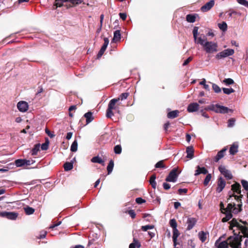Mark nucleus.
I'll use <instances>...</instances> for the list:
<instances>
[{
	"label": "nucleus",
	"mask_w": 248,
	"mask_h": 248,
	"mask_svg": "<svg viewBox=\"0 0 248 248\" xmlns=\"http://www.w3.org/2000/svg\"><path fill=\"white\" fill-rule=\"evenodd\" d=\"M224 214H225V217H223L222 219V221L223 222H225L229 220L232 217V213L230 212H225Z\"/></svg>",
	"instance_id": "obj_28"
},
{
	"label": "nucleus",
	"mask_w": 248,
	"mask_h": 248,
	"mask_svg": "<svg viewBox=\"0 0 248 248\" xmlns=\"http://www.w3.org/2000/svg\"><path fill=\"white\" fill-rule=\"evenodd\" d=\"M177 169L174 168L169 173L168 176L166 178L167 182H175L178 176V174L177 173Z\"/></svg>",
	"instance_id": "obj_7"
},
{
	"label": "nucleus",
	"mask_w": 248,
	"mask_h": 248,
	"mask_svg": "<svg viewBox=\"0 0 248 248\" xmlns=\"http://www.w3.org/2000/svg\"><path fill=\"white\" fill-rule=\"evenodd\" d=\"M156 176L155 175H152L150 179V184L154 189H155L156 183L155 182Z\"/></svg>",
	"instance_id": "obj_30"
},
{
	"label": "nucleus",
	"mask_w": 248,
	"mask_h": 248,
	"mask_svg": "<svg viewBox=\"0 0 248 248\" xmlns=\"http://www.w3.org/2000/svg\"><path fill=\"white\" fill-rule=\"evenodd\" d=\"M229 228L232 230L233 235L230 236L227 241L218 243L217 241L215 245L217 248H228L229 244L232 248H241L242 237H248V228L240 224L236 219L233 218L230 222Z\"/></svg>",
	"instance_id": "obj_1"
},
{
	"label": "nucleus",
	"mask_w": 248,
	"mask_h": 248,
	"mask_svg": "<svg viewBox=\"0 0 248 248\" xmlns=\"http://www.w3.org/2000/svg\"><path fill=\"white\" fill-rule=\"evenodd\" d=\"M186 153H187L186 157L192 159L194 156V149L192 146H188L186 148Z\"/></svg>",
	"instance_id": "obj_19"
},
{
	"label": "nucleus",
	"mask_w": 248,
	"mask_h": 248,
	"mask_svg": "<svg viewBox=\"0 0 248 248\" xmlns=\"http://www.w3.org/2000/svg\"><path fill=\"white\" fill-rule=\"evenodd\" d=\"M172 240L173 245L175 247L177 245V238L180 235V232L177 229H172Z\"/></svg>",
	"instance_id": "obj_17"
},
{
	"label": "nucleus",
	"mask_w": 248,
	"mask_h": 248,
	"mask_svg": "<svg viewBox=\"0 0 248 248\" xmlns=\"http://www.w3.org/2000/svg\"><path fill=\"white\" fill-rule=\"evenodd\" d=\"M84 117L86 119V124L90 123L94 119L93 114L91 111H88L84 115Z\"/></svg>",
	"instance_id": "obj_18"
},
{
	"label": "nucleus",
	"mask_w": 248,
	"mask_h": 248,
	"mask_svg": "<svg viewBox=\"0 0 248 248\" xmlns=\"http://www.w3.org/2000/svg\"><path fill=\"white\" fill-rule=\"evenodd\" d=\"M211 174L210 173L207 174L204 180L203 184L204 186H207L209 184V182L211 179Z\"/></svg>",
	"instance_id": "obj_40"
},
{
	"label": "nucleus",
	"mask_w": 248,
	"mask_h": 248,
	"mask_svg": "<svg viewBox=\"0 0 248 248\" xmlns=\"http://www.w3.org/2000/svg\"><path fill=\"white\" fill-rule=\"evenodd\" d=\"M40 148V144L39 143L35 145L34 147L32 149V155H36L37 152L39 151Z\"/></svg>",
	"instance_id": "obj_36"
},
{
	"label": "nucleus",
	"mask_w": 248,
	"mask_h": 248,
	"mask_svg": "<svg viewBox=\"0 0 248 248\" xmlns=\"http://www.w3.org/2000/svg\"><path fill=\"white\" fill-rule=\"evenodd\" d=\"M206 40V38L205 36H203V38H202L201 36L198 38L197 37V40L196 41H195V42L197 44H200L202 45L203 46H204V44L205 42V40Z\"/></svg>",
	"instance_id": "obj_27"
},
{
	"label": "nucleus",
	"mask_w": 248,
	"mask_h": 248,
	"mask_svg": "<svg viewBox=\"0 0 248 248\" xmlns=\"http://www.w3.org/2000/svg\"><path fill=\"white\" fill-rule=\"evenodd\" d=\"M117 106V107H119V106H122V107H125V105H124L123 104V101H121V100H119V101H117L115 104H114V107L115 106Z\"/></svg>",
	"instance_id": "obj_58"
},
{
	"label": "nucleus",
	"mask_w": 248,
	"mask_h": 248,
	"mask_svg": "<svg viewBox=\"0 0 248 248\" xmlns=\"http://www.w3.org/2000/svg\"><path fill=\"white\" fill-rule=\"evenodd\" d=\"M133 242L135 244L136 247H137L138 248H139L140 247V246H141L140 243L139 242V241L138 240L136 239L135 238H134Z\"/></svg>",
	"instance_id": "obj_64"
},
{
	"label": "nucleus",
	"mask_w": 248,
	"mask_h": 248,
	"mask_svg": "<svg viewBox=\"0 0 248 248\" xmlns=\"http://www.w3.org/2000/svg\"><path fill=\"white\" fill-rule=\"evenodd\" d=\"M154 228V226L153 225H145V226H142L141 227V230L143 231H144V232H146L148 230H149V229H152Z\"/></svg>",
	"instance_id": "obj_52"
},
{
	"label": "nucleus",
	"mask_w": 248,
	"mask_h": 248,
	"mask_svg": "<svg viewBox=\"0 0 248 248\" xmlns=\"http://www.w3.org/2000/svg\"><path fill=\"white\" fill-rule=\"evenodd\" d=\"M128 214L132 218H134L136 217V214L134 211L133 210H130L128 211Z\"/></svg>",
	"instance_id": "obj_60"
},
{
	"label": "nucleus",
	"mask_w": 248,
	"mask_h": 248,
	"mask_svg": "<svg viewBox=\"0 0 248 248\" xmlns=\"http://www.w3.org/2000/svg\"><path fill=\"white\" fill-rule=\"evenodd\" d=\"M64 169L65 171H69L73 168V163L72 162H67L64 164Z\"/></svg>",
	"instance_id": "obj_29"
},
{
	"label": "nucleus",
	"mask_w": 248,
	"mask_h": 248,
	"mask_svg": "<svg viewBox=\"0 0 248 248\" xmlns=\"http://www.w3.org/2000/svg\"><path fill=\"white\" fill-rule=\"evenodd\" d=\"M234 51L232 49L228 48L217 53L216 56V58L217 60L226 58L228 56L232 55Z\"/></svg>",
	"instance_id": "obj_6"
},
{
	"label": "nucleus",
	"mask_w": 248,
	"mask_h": 248,
	"mask_svg": "<svg viewBox=\"0 0 248 248\" xmlns=\"http://www.w3.org/2000/svg\"><path fill=\"white\" fill-rule=\"evenodd\" d=\"M199 108V105L198 103H190L187 107V108Z\"/></svg>",
	"instance_id": "obj_46"
},
{
	"label": "nucleus",
	"mask_w": 248,
	"mask_h": 248,
	"mask_svg": "<svg viewBox=\"0 0 248 248\" xmlns=\"http://www.w3.org/2000/svg\"><path fill=\"white\" fill-rule=\"evenodd\" d=\"M70 150L73 152H75L78 150V141L76 140H75L72 143Z\"/></svg>",
	"instance_id": "obj_33"
},
{
	"label": "nucleus",
	"mask_w": 248,
	"mask_h": 248,
	"mask_svg": "<svg viewBox=\"0 0 248 248\" xmlns=\"http://www.w3.org/2000/svg\"><path fill=\"white\" fill-rule=\"evenodd\" d=\"M45 132L46 134L51 138H53L55 136L54 134H52L47 128H46Z\"/></svg>",
	"instance_id": "obj_61"
},
{
	"label": "nucleus",
	"mask_w": 248,
	"mask_h": 248,
	"mask_svg": "<svg viewBox=\"0 0 248 248\" xmlns=\"http://www.w3.org/2000/svg\"><path fill=\"white\" fill-rule=\"evenodd\" d=\"M217 185L216 191L217 192L220 193L223 190L226 186V182L222 177L218 178Z\"/></svg>",
	"instance_id": "obj_10"
},
{
	"label": "nucleus",
	"mask_w": 248,
	"mask_h": 248,
	"mask_svg": "<svg viewBox=\"0 0 248 248\" xmlns=\"http://www.w3.org/2000/svg\"><path fill=\"white\" fill-rule=\"evenodd\" d=\"M91 161L93 163H97L104 165V161L99 156L93 157L91 159Z\"/></svg>",
	"instance_id": "obj_23"
},
{
	"label": "nucleus",
	"mask_w": 248,
	"mask_h": 248,
	"mask_svg": "<svg viewBox=\"0 0 248 248\" xmlns=\"http://www.w3.org/2000/svg\"><path fill=\"white\" fill-rule=\"evenodd\" d=\"M114 151L116 154H120L122 152V148L121 145H116L114 148Z\"/></svg>",
	"instance_id": "obj_43"
},
{
	"label": "nucleus",
	"mask_w": 248,
	"mask_h": 248,
	"mask_svg": "<svg viewBox=\"0 0 248 248\" xmlns=\"http://www.w3.org/2000/svg\"><path fill=\"white\" fill-rule=\"evenodd\" d=\"M114 116L119 118L121 116L120 111L119 109L113 110Z\"/></svg>",
	"instance_id": "obj_59"
},
{
	"label": "nucleus",
	"mask_w": 248,
	"mask_h": 248,
	"mask_svg": "<svg viewBox=\"0 0 248 248\" xmlns=\"http://www.w3.org/2000/svg\"><path fill=\"white\" fill-rule=\"evenodd\" d=\"M119 16H120V18L124 21L126 19V17H127L126 14L125 13H120L119 14Z\"/></svg>",
	"instance_id": "obj_62"
},
{
	"label": "nucleus",
	"mask_w": 248,
	"mask_h": 248,
	"mask_svg": "<svg viewBox=\"0 0 248 248\" xmlns=\"http://www.w3.org/2000/svg\"><path fill=\"white\" fill-rule=\"evenodd\" d=\"M28 103L24 101H19L17 104V108H28Z\"/></svg>",
	"instance_id": "obj_25"
},
{
	"label": "nucleus",
	"mask_w": 248,
	"mask_h": 248,
	"mask_svg": "<svg viewBox=\"0 0 248 248\" xmlns=\"http://www.w3.org/2000/svg\"><path fill=\"white\" fill-rule=\"evenodd\" d=\"M41 148L42 150H46L48 148V142L46 141L43 143L41 146L40 145Z\"/></svg>",
	"instance_id": "obj_53"
},
{
	"label": "nucleus",
	"mask_w": 248,
	"mask_h": 248,
	"mask_svg": "<svg viewBox=\"0 0 248 248\" xmlns=\"http://www.w3.org/2000/svg\"><path fill=\"white\" fill-rule=\"evenodd\" d=\"M203 47L204 50L208 53H212L217 51V44L213 42L206 41Z\"/></svg>",
	"instance_id": "obj_5"
},
{
	"label": "nucleus",
	"mask_w": 248,
	"mask_h": 248,
	"mask_svg": "<svg viewBox=\"0 0 248 248\" xmlns=\"http://www.w3.org/2000/svg\"><path fill=\"white\" fill-rule=\"evenodd\" d=\"M198 16L197 14H188L186 16V20L188 22L194 23L196 21V18Z\"/></svg>",
	"instance_id": "obj_22"
},
{
	"label": "nucleus",
	"mask_w": 248,
	"mask_h": 248,
	"mask_svg": "<svg viewBox=\"0 0 248 248\" xmlns=\"http://www.w3.org/2000/svg\"><path fill=\"white\" fill-rule=\"evenodd\" d=\"M227 150L226 148H224L219 151L217 155L215 156L214 158V160L216 162H217L221 158H222L224 156V153Z\"/></svg>",
	"instance_id": "obj_15"
},
{
	"label": "nucleus",
	"mask_w": 248,
	"mask_h": 248,
	"mask_svg": "<svg viewBox=\"0 0 248 248\" xmlns=\"http://www.w3.org/2000/svg\"><path fill=\"white\" fill-rule=\"evenodd\" d=\"M196 169L194 174L195 176L199 175L200 174H206L208 173V170L205 167H201L197 166Z\"/></svg>",
	"instance_id": "obj_14"
},
{
	"label": "nucleus",
	"mask_w": 248,
	"mask_h": 248,
	"mask_svg": "<svg viewBox=\"0 0 248 248\" xmlns=\"http://www.w3.org/2000/svg\"><path fill=\"white\" fill-rule=\"evenodd\" d=\"M136 202L139 204H142L146 202V201L142 198L139 197L136 199Z\"/></svg>",
	"instance_id": "obj_55"
},
{
	"label": "nucleus",
	"mask_w": 248,
	"mask_h": 248,
	"mask_svg": "<svg viewBox=\"0 0 248 248\" xmlns=\"http://www.w3.org/2000/svg\"><path fill=\"white\" fill-rule=\"evenodd\" d=\"M197 222V219L194 217H188L187 218L186 224L187 225L186 229L187 230H191Z\"/></svg>",
	"instance_id": "obj_12"
},
{
	"label": "nucleus",
	"mask_w": 248,
	"mask_h": 248,
	"mask_svg": "<svg viewBox=\"0 0 248 248\" xmlns=\"http://www.w3.org/2000/svg\"><path fill=\"white\" fill-rule=\"evenodd\" d=\"M17 213L10 212H0V217H6L9 219L15 220L17 217Z\"/></svg>",
	"instance_id": "obj_9"
},
{
	"label": "nucleus",
	"mask_w": 248,
	"mask_h": 248,
	"mask_svg": "<svg viewBox=\"0 0 248 248\" xmlns=\"http://www.w3.org/2000/svg\"><path fill=\"white\" fill-rule=\"evenodd\" d=\"M238 145L237 143H234L230 147L229 150L230 154L232 155H235L238 152Z\"/></svg>",
	"instance_id": "obj_21"
},
{
	"label": "nucleus",
	"mask_w": 248,
	"mask_h": 248,
	"mask_svg": "<svg viewBox=\"0 0 248 248\" xmlns=\"http://www.w3.org/2000/svg\"><path fill=\"white\" fill-rule=\"evenodd\" d=\"M235 206V204L234 203H230L228 204L227 207L225 208V212H230L232 213V211L233 208V206Z\"/></svg>",
	"instance_id": "obj_39"
},
{
	"label": "nucleus",
	"mask_w": 248,
	"mask_h": 248,
	"mask_svg": "<svg viewBox=\"0 0 248 248\" xmlns=\"http://www.w3.org/2000/svg\"><path fill=\"white\" fill-rule=\"evenodd\" d=\"M235 123V120L233 118L230 119L229 120L228 122V126L229 127H232Z\"/></svg>",
	"instance_id": "obj_54"
},
{
	"label": "nucleus",
	"mask_w": 248,
	"mask_h": 248,
	"mask_svg": "<svg viewBox=\"0 0 248 248\" xmlns=\"http://www.w3.org/2000/svg\"><path fill=\"white\" fill-rule=\"evenodd\" d=\"M46 231H42L40 232V233L38 235L36 236V237L38 239H43L46 237Z\"/></svg>",
	"instance_id": "obj_37"
},
{
	"label": "nucleus",
	"mask_w": 248,
	"mask_h": 248,
	"mask_svg": "<svg viewBox=\"0 0 248 248\" xmlns=\"http://www.w3.org/2000/svg\"><path fill=\"white\" fill-rule=\"evenodd\" d=\"M239 4L248 8V1L246 0H237Z\"/></svg>",
	"instance_id": "obj_50"
},
{
	"label": "nucleus",
	"mask_w": 248,
	"mask_h": 248,
	"mask_svg": "<svg viewBox=\"0 0 248 248\" xmlns=\"http://www.w3.org/2000/svg\"><path fill=\"white\" fill-rule=\"evenodd\" d=\"M114 167V162L113 160H111L109 161V163L107 166V171L108 174L111 173Z\"/></svg>",
	"instance_id": "obj_31"
},
{
	"label": "nucleus",
	"mask_w": 248,
	"mask_h": 248,
	"mask_svg": "<svg viewBox=\"0 0 248 248\" xmlns=\"http://www.w3.org/2000/svg\"><path fill=\"white\" fill-rule=\"evenodd\" d=\"M121 33L120 30H117L114 32V36L113 38V41L114 42H117L120 41L121 39Z\"/></svg>",
	"instance_id": "obj_26"
},
{
	"label": "nucleus",
	"mask_w": 248,
	"mask_h": 248,
	"mask_svg": "<svg viewBox=\"0 0 248 248\" xmlns=\"http://www.w3.org/2000/svg\"><path fill=\"white\" fill-rule=\"evenodd\" d=\"M206 235H207L206 233L203 232H199V237L200 240L202 242H204L205 241V240L206 239Z\"/></svg>",
	"instance_id": "obj_35"
},
{
	"label": "nucleus",
	"mask_w": 248,
	"mask_h": 248,
	"mask_svg": "<svg viewBox=\"0 0 248 248\" xmlns=\"http://www.w3.org/2000/svg\"><path fill=\"white\" fill-rule=\"evenodd\" d=\"M200 84L203 86V88L206 90H209V86L208 85L206 84V80L203 78L202 81L200 82Z\"/></svg>",
	"instance_id": "obj_48"
},
{
	"label": "nucleus",
	"mask_w": 248,
	"mask_h": 248,
	"mask_svg": "<svg viewBox=\"0 0 248 248\" xmlns=\"http://www.w3.org/2000/svg\"><path fill=\"white\" fill-rule=\"evenodd\" d=\"M241 184L244 188L248 191V182L245 180L241 181Z\"/></svg>",
	"instance_id": "obj_49"
},
{
	"label": "nucleus",
	"mask_w": 248,
	"mask_h": 248,
	"mask_svg": "<svg viewBox=\"0 0 248 248\" xmlns=\"http://www.w3.org/2000/svg\"><path fill=\"white\" fill-rule=\"evenodd\" d=\"M242 197H243L242 195H240V196H237V195H234V194H232V195H230L229 197L228 198V199L227 200V202H229L231 200V199L232 197H234V199L236 201H237L238 202H240V203H239L237 205L238 206V208L236 207L235 206H233V208L232 212V213H233L234 214H237L242 210L241 207H242V202H241V198H242Z\"/></svg>",
	"instance_id": "obj_3"
},
{
	"label": "nucleus",
	"mask_w": 248,
	"mask_h": 248,
	"mask_svg": "<svg viewBox=\"0 0 248 248\" xmlns=\"http://www.w3.org/2000/svg\"><path fill=\"white\" fill-rule=\"evenodd\" d=\"M210 110L214 111L216 113L225 114V113H228L229 112H232V109H210Z\"/></svg>",
	"instance_id": "obj_32"
},
{
	"label": "nucleus",
	"mask_w": 248,
	"mask_h": 248,
	"mask_svg": "<svg viewBox=\"0 0 248 248\" xmlns=\"http://www.w3.org/2000/svg\"><path fill=\"white\" fill-rule=\"evenodd\" d=\"M163 186L165 190H168L170 188V185L168 183H164L163 184Z\"/></svg>",
	"instance_id": "obj_63"
},
{
	"label": "nucleus",
	"mask_w": 248,
	"mask_h": 248,
	"mask_svg": "<svg viewBox=\"0 0 248 248\" xmlns=\"http://www.w3.org/2000/svg\"><path fill=\"white\" fill-rule=\"evenodd\" d=\"M169 224L170 226L172 228V229H177V223L176 222V220L174 218L171 219L170 220Z\"/></svg>",
	"instance_id": "obj_38"
},
{
	"label": "nucleus",
	"mask_w": 248,
	"mask_h": 248,
	"mask_svg": "<svg viewBox=\"0 0 248 248\" xmlns=\"http://www.w3.org/2000/svg\"><path fill=\"white\" fill-rule=\"evenodd\" d=\"M218 170L220 173L227 179L230 180L232 178V174L230 170L226 169L224 166L220 165L218 167Z\"/></svg>",
	"instance_id": "obj_8"
},
{
	"label": "nucleus",
	"mask_w": 248,
	"mask_h": 248,
	"mask_svg": "<svg viewBox=\"0 0 248 248\" xmlns=\"http://www.w3.org/2000/svg\"><path fill=\"white\" fill-rule=\"evenodd\" d=\"M193 59L192 57H188L184 63H183V66H186Z\"/></svg>",
	"instance_id": "obj_56"
},
{
	"label": "nucleus",
	"mask_w": 248,
	"mask_h": 248,
	"mask_svg": "<svg viewBox=\"0 0 248 248\" xmlns=\"http://www.w3.org/2000/svg\"><path fill=\"white\" fill-rule=\"evenodd\" d=\"M198 29H199V28L198 27H195L193 30V37L194 38L195 41H196V40H197V37L198 36Z\"/></svg>",
	"instance_id": "obj_47"
},
{
	"label": "nucleus",
	"mask_w": 248,
	"mask_h": 248,
	"mask_svg": "<svg viewBox=\"0 0 248 248\" xmlns=\"http://www.w3.org/2000/svg\"><path fill=\"white\" fill-rule=\"evenodd\" d=\"M212 88L215 93H219L221 92V89L215 83H213L212 84Z\"/></svg>",
	"instance_id": "obj_45"
},
{
	"label": "nucleus",
	"mask_w": 248,
	"mask_h": 248,
	"mask_svg": "<svg viewBox=\"0 0 248 248\" xmlns=\"http://www.w3.org/2000/svg\"><path fill=\"white\" fill-rule=\"evenodd\" d=\"M129 95V93H121L118 98L111 99L108 105V108H114V104L117 101H119V100L124 101L127 98Z\"/></svg>",
	"instance_id": "obj_4"
},
{
	"label": "nucleus",
	"mask_w": 248,
	"mask_h": 248,
	"mask_svg": "<svg viewBox=\"0 0 248 248\" xmlns=\"http://www.w3.org/2000/svg\"><path fill=\"white\" fill-rule=\"evenodd\" d=\"M84 0H55L53 6L54 9H56L58 7H62L64 6L66 9L75 7L78 4L83 2Z\"/></svg>",
	"instance_id": "obj_2"
},
{
	"label": "nucleus",
	"mask_w": 248,
	"mask_h": 248,
	"mask_svg": "<svg viewBox=\"0 0 248 248\" xmlns=\"http://www.w3.org/2000/svg\"><path fill=\"white\" fill-rule=\"evenodd\" d=\"M188 112H198V113L204 117L205 118H209L208 115L206 113L205 110L207 109H187Z\"/></svg>",
	"instance_id": "obj_16"
},
{
	"label": "nucleus",
	"mask_w": 248,
	"mask_h": 248,
	"mask_svg": "<svg viewBox=\"0 0 248 248\" xmlns=\"http://www.w3.org/2000/svg\"><path fill=\"white\" fill-rule=\"evenodd\" d=\"M215 5V1L211 0L209 2L205 3L204 5L202 6L201 10L202 12H206L209 11Z\"/></svg>",
	"instance_id": "obj_11"
},
{
	"label": "nucleus",
	"mask_w": 248,
	"mask_h": 248,
	"mask_svg": "<svg viewBox=\"0 0 248 248\" xmlns=\"http://www.w3.org/2000/svg\"><path fill=\"white\" fill-rule=\"evenodd\" d=\"M179 113V112L177 110L175 109L173 111L169 112L167 114V117L170 119H173L178 116Z\"/></svg>",
	"instance_id": "obj_24"
},
{
	"label": "nucleus",
	"mask_w": 248,
	"mask_h": 248,
	"mask_svg": "<svg viewBox=\"0 0 248 248\" xmlns=\"http://www.w3.org/2000/svg\"><path fill=\"white\" fill-rule=\"evenodd\" d=\"M29 160L25 159H17L15 161V164L17 167H21L26 165H29Z\"/></svg>",
	"instance_id": "obj_20"
},
{
	"label": "nucleus",
	"mask_w": 248,
	"mask_h": 248,
	"mask_svg": "<svg viewBox=\"0 0 248 248\" xmlns=\"http://www.w3.org/2000/svg\"><path fill=\"white\" fill-rule=\"evenodd\" d=\"M155 167L156 168H165V166L163 164V161H159L155 165Z\"/></svg>",
	"instance_id": "obj_51"
},
{
	"label": "nucleus",
	"mask_w": 248,
	"mask_h": 248,
	"mask_svg": "<svg viewBox=\"0 0 248 248\" xmlns=\"http://www.w3.org/2000/svg\"><path fill=\"white\" fill-rule=\"evenodd\" d=\"M222 90L223 91V93L226 94H230L231 93L234 92V90L232 88L229 89L223 88Z\"/></svg>",
	"instance_id": "obj_42"
},
{
	"label": "nucleus",
	"mask_w": 248,
	"mask_h": 248,
	"mask_svg": "<svg viewBox=\"0 0 248 248\" xmlns=\"http://www.w3.org/2000/svg\"><path fill=\"white\" fill-rule=\"evenodd\" d=\"M232 190L233 192V193H236L238 194H241V186L238 183H235L234 184L232 185ZM233 194H234V195H235L234 194V193H233ZM232 194H230L229 195H232Z\"/></svg>",
	"instance_id": "obj_13"
},
{
	"label": "nucleus",
	"mask_w": 248,
	"mask_h": 248,
	"mask_svg": "<svg viewBox=\"0 0 248 248\" xmlns=\"http://www.w3.org/2000/svg\"><path fill=\"white\" fill-rule=\"evenodd\" d=\"M113 110H117V109H107L106 117L108 118H111L114 116Z\"/></svg>",
	"instance_id": "obj_41"
},
{
	"label": "nucleus",
	"mask_w": 248,
	"mask_h": 248,
	"mask_svg": "<svg viewBox=\"0 0 248 248\" xmlns=\"http://www.w3.org/2000/svg\"><path fill=\"white\" fill-rule=\"evenodd\" d=\"M218 27L222 31H224L227 30V24L225 22H222L221 23L218 24Z\"/></svg>",
	"instance_id": "obj_34"
},
{
	"label": "nucleus",
	"mask_w": 248,
	"mask_h": 248,
	"mask_svg": "<svg viewBox=\"0 0 248 248\" xmlns=\"http://www.w3.org/2000/svg\"><path fill=\"white\" fill-rule=\"evenodd\" d=\"M25 210V212L26 214L28 215H31V207L29 206H27L26 207L24 208Z\"/></svg>",
	"instance_id": "obj_57"
},
{
	"label": "nucleus",
	"mask_w": 248,
	"mask_h": 248,
	"mask_svg": "<svg viewBox=\"0 0 248 248\" xmlns=\"http://www.w3.org/2000/svg\"><path fill=\"white\" fill-rule=\"evenodd\" d=\"M223 82L227 85L233 84L234 83L233 80L230 78H225L223 81Z\"/></svg>",
	"instance_id": "obj_44"
}]
</instances>
